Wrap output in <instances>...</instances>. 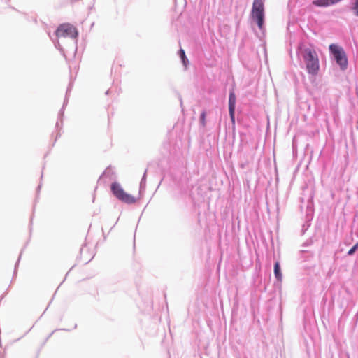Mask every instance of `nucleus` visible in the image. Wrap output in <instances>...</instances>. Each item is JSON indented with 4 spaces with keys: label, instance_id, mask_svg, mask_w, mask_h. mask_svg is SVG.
Segmentation results:
<instances>
[{
    "label": "nucleus",
    "instance_id": "obj_1",
    "mask_svg": "<svg viewBox=\"0 0 358 358\" xmlns=\"http://www.w3.org/2000/svg\"><path fill=\"white\" fill-rule=\"evenodd\" d=\"M297 55L303 60L308 73L317 75L320 69L319 58L313 47L300 43L297 48Z\"/></svg>",
    "mask_w": 358,
    "mask_h": 358
},
{
    "label": "nucleus",
    "instance_id": "obj_2",
    "mask_svg": "<svg viewBox=\"0 0 358 358\" xmlns=\"http://www.w3.org/2000/svg\"><path fill=\"white\" fill-rule=\"evenodd\" d=\"M252 20L257 24L262 33H265V13L263 0H254L251 10Z\"/></svg>",
    "mask_w": 358,
    "mask_h": 358
},
{
    "label": "nucleus",
    "instance_id": "obj_3",
    "mask_svg": "<svg viewBox=\"0 0 358 358\" xmlns=\"http://www.w3.org/2000/svg\"><path fill=\"white\" fill-rule=\"evenodd\" d=\"M329 50L331 58L340 69L345 71L348 68V60L344 49L338 44L332 43L329 45Z\"/></svg>",
    "mask_w": 358,
    "mask_h": 358
},
{
    "label": "nucleus",
    "instance_id": "obj_4",
    "mask_svg": "<svg viewBox=\"0 0 358 358\" xmlns=\"http://www.w3.org/2000/svg\"><path fill=\"white\" fill-rule=\"evenodd\" d=\"M57 38H70L72 45L77 50V38L78 32L76 28L71 24H60L55 31Z\"/></svg>",
    "mask_w": 358,
    "mask_h": 358
},
{
    "label": "nucleus",
    "instance_id": "obj_5",
    "mask_svg": "<svg viewBox=\"0 0 358 358\" xmlns=\"http://www.w3.org/2000/svg\"><path fill=\"white\" fill-rule=\"evenodd\" d=\"M110 191L113 195L119 201L126 204H133L136 202V199L132 195L127 193L117 182H113L110 185Z\"/></svg>",
    "mask_w": 358,
    "mask_h": 358
},
{
    "label": "nucleus",
    "instance_id": "obj_6",
    "mask_svg": "<svg viewBox=\"0 0 358 358\" xmlns=\"http://www.w3.org/2000/svg\"><path fill=\"white\" fill-rule=\"evenodd\" d=\"M236 96L234 89L230 90L229 94V114L230 120L233 125H235V110H236Z\"/></svg>",
    "mask_w": 358,
    "mask_h": 358
},
{
    "label": "nucleus",
    "instance_id": "obj_7",
    "mask_svg": "<svg viewBox=\"0 0 358 358\" xmlns=\"http://www.w3.org/2000/svg\"><path fill=\"white\" fill-rule=\"evenodd\" d=\"M314 215V204L312 199H308L306 206V218L308 222H311Z\"/></svg>",
    "mask_w": 358,
    "mask_h": 358
},
{
    "label": "nucleus",
    "instance_id": "obj_8",
    "mask_svg": "<svg viewBox=\"0 0 358 358\" xmlns=\"http://www.w3.org/2000/svg\"><path fill=\"white\" fill-rule=\"evenodd\" d=\"M273 271H274V275H275V278H276V280L278 281H281L282 280V271H281V267H280V262L276 261L275 263H274V268H273Z\"/></svg>",
    "mask_w": 358,
    "mask_h": 358
},
{
    "label": "nucleus",
    "instance_id": "obj_9",
    "mask_svg": "<svg viewBox=\"0 0 358 358\" xmlns=\"http://www.w3.org/2000/svg\"><path fill=\"white\" fill-rule=\"evenodd\" d=\"M62 127H63V121L61 122L60 120H57L56 124H55V129H56V130H57V133L55 135V138L53 141L52 146L55 145L57 140L61 136L60 131L62 129Z\"/></svg>",
    "mask_w": 358,
    "mask_h": 358
},
{
    "label": "nucleus",
    "instance_id": "obj_10",
    "mask_svg": "<svg viewBox=\"0 0 358 358\" xmlns=\"http://www.w3.org/2000/svg\"><path fill=\"white\" fill-rule=\"evenodd\" d=\"M313 4L317 7H327L332 5L330 0H314Z\"/></svg>",
    "mask_w": 358,
    "mask_h": 358
},
{
    "label": "nucleus",
    "instance_id": "obj_11",
    "mask_svg": "<svg viewBox=\"0 0 358 358\" xmlns=\"http://www.w3.org/2000/svg\"><path fill=\"white\" fill-rule=\"evenodd\" d=\"M146 177H147V170L144 172L143 177L140 182L139 185V194H141L145 190L146 187Z\"/></svg>",
    "mask_w": 358,
    "mask_h": 358
},
{
    "label": "nucleus",
    "instance_id": "obj_12",
    "mask_svg": "<svg viewBox=\"0 0 358 358\" xmlns=\"http://www.w3.org/2000/svg\"><path fill=\"white\" fill-rule=\"evenodd\" d=\"M178 55L180 57L182 64L185 66V67H187V64H189V61L185 55V50L183 49L180 48L178 50Z\"/></svg>",
    "mask_w": 358,
    "mask_h": 358
},
{
    "label": "nucleus",
    "instance_id": "obj_13",
    "mask_svg": "<svg viewBox=\"0 0 358 358\" xmlns=\"http://www.w3.org/2000/svg\"><path fill=\"white\" fill-rule=\"evenodd\" d=\"M67 104H68V100H67V97H66V98H64L62 107L58 113V120H60L61 122L63 121L64 110H65V108L67 106Z\"/></svg>",
    "mask_w": 358,
    "mask_h": 358
},
{
    "label": "nucleus",
    "instance_id": "obj_14",
    "mask_svg": "<svg viewBox=\"0 0 358 358\" xmlns=\"http://www.w3.org/2000/svg\"><path fill=\"white\" fill-rule=\"evenodd\" d=\"M115 173L113 170V168L111 166H109L106 169L103 171V173L100 176L99 179H101L103 177H108L110 179H112V176L114 175Z\"/></svg>",
    "mask_w": 358,
    "mask_h": 358
},
{
    "label": "nucleus",
    "instance_id": "obj_15",
    "mask_svg": "<svg viewBox=\"0 0 358 358\" xmlns=\"http://www.w3.org/2000/svg\"><path fill=\"white\" fill-rule=\"evenodd\" d=\"M350 10L356 17H358V0H354L351 3Z\"/></svg>",
    "mask_w": 358,
    "mask_h": 358
},
{
    "label": "nucleus",
    "instance_id": "obj_16",
    "mask_svg": "<svg viewBox=\"0 0 358 358\" xmlns=\"http://www.w3.org/2000/svg\"><path fill=\"white\" fill-rule=\"evenodd\" d=\"M22 250L21 251L20 255H19V257L15 264V268H14V271H13V279H12V281L16 278L17 276V268H18V266H19V264H20V259H21V256H22Z\"/></svg>",
    "mask_w": 358,
    "mask_h": 358
},
{
    "label": "nucleus",
    "instance_id": "obj_17",
    "mask_svg": "<svg viewBox=\"0 0 358 358\" xmlns=\"http://www.w3.org/2000/svg\"><path fill=\"white\" fill-rule=\"evenodd\" d=\"M206 111L205 110L202 111L200 115V117H199V123H200V125L203 127H204L206 126Z\"/></svg>",
    "mask_w": 358,
    "mask_h": 358
},
{
    "label": "nucleus",
    "instance_id": "obj_18",
    "mask_svg": "<svg viewBox=\"0 0 358 358\" xmlns=\"http://www.w3.org/2000/svg\"><path fill=\"white\" fill-rule=\"evenodd\" d=\"M53 42H54L55 47L57 50H59L61 53H62L64 57H65L64 49L63 48V47L60 44V42L58 40H57L56 41H53Z\"/></svg>",
    "mask_w": 358,
    "mask_h": 358
},
{
    "label": "nucleus",
    "instance_id": "obj_19",
    "mask_svg": "<svg viewBox=\"0 0 358 358\" xmlns=\"http://www.w3.org/2000/svg\"><path fill=\"white\" fill-rule=\"evenodd\" d=\"M358 250V242L355 243L347 252L348 256H352Z\"/></svg>",
    "mask_w": 358,
    "mask_h": 358
},
{
    "label": "nucleus",
    "instance_id": "obj_20",
    "mask_svg": "<svg viewBox=\"0 0 358 358\" xmlns=\"http://www.w3.org/2000/svg\"><path fill=\"white\" fill-rule=\"evenodd\" d=\"M310 224H311V222H308L307 219L306 218L305 223L302 225L301 235H303L306 233V231L308 230V229L309 228Z\"/></svg>",
    "mask_w": 358,
    "mask_h": 358
},
{
    "label": "nucleus",
    "instance_id": "obj_21",
    "mask_svg": "<svg viewBox=\"0 0 358 358\" xmlns=\"http://www.w3.org/2000/svg\"><path fill=\"white\" fill-rule=\"evenodd\" d=\"M72 86H73L72 83H70L69 84V86H68L67 89H66V94H65V97L64 98L67 97V100L68 101H69V94H70L71 89H72Z\"/></svg>",
    "mask_w": 358,
    "mask_h": 358
},
{
    "label": "nucleus",
    "instance_id": "obj_22",
    "mask_svg": "<svg viewBox=\"0 0 358 358\" xmlns=\"http://www.w3.org/2000/svg\"><path fill=\"white\" fill-rule=\"evenodd\" d=\"M313 243L312 239L307 240L303 245V246L307 247Z\"/></svg>",
    "mask_w": 358,
    "mask_h": 358
},
{
    "label": "nucleus",
    "instance_id": "obj_23",
    "mask_svg": "<svg viewBox=\"0 0 358 358\" xmlns=\"http://www.w3.org/2000/svg\"><path fill=\"white\" fill-rule=\"evenodd\" d=\"M41 188V183H40L38 185V186L37 187V188H36V194H37V195L39 194Z\"/></svg>",
    "mask_w": 358,
    "mask_h": 358
},
{
    "label": "nucleus",
    "instance_id": "obj_24",
    "mask_svg": "<svg viewBox=\"0 0 358 358\" xmlns=\"http://www.w3.org/2000/svg\"><path fill=\"white\" fill-rule=\"evenodd\" d=\"M300 252H301V253H302V254L309 253V252H308V250H301Z\"/></svg>",
    "mask_w": 358,
    "mask_h": 358
},
{
    "label": "nucleus",
    "instance_id": "obj_25",
    "mask_svg": "<svg viewBox=\"0 0 358 358\" xmlns=\"http://www.w3.org/2000/svg\"><path fill=\"white\" fill-rule=\"evenodd\" d=\"M111 90H108L106 92V95H108L110 93Z\"/></svg>",
    "mask_w": 358,
    "mask_h": 358
},
{
    "label": "nucleus",
    "instance_id": "obj_26",
    "mask_svg": "<svg viewBox=\"0 0 358 358\" xmlns=\"http://www.w3.org/2000/svg\"><path fill=\"white\" fill-rule=\"evenodd\" d=\"M60 330H62V331H69V329H61Z\"/></svg>",
    "mask_w": 358,
    "mask_h": 358
},
{
    "label": "nucleus",
    "instance_id": "obj_27",
    "mask_svg": "<svg viewBox=\"0 0 358 358\" xmlns=\"http://www.w3.org/2000/svg\"><path fill=\"white\" fill-rule=\"evenodd\" d=\"M94 3H93V4H92L91 6H90V8H90V10L93 8V7H94Z\"/></svg>",
    "mask_w": 358,
    "mask_h": 358
},
{
    "label": "nucleus",
    "instance_id": "obj_28",
    "mask_svg": "<svg viewBox=\"0 0 358 358\" xmlns=\"http://www.w3.org/2000/svg\"><path fill=\"white\" fill-rule=\"evenodd\" d=\"M180 106H182V101L181 97L180 98Z\"/></svg>",
    "mask_w": 358,
    "mask_h": 358
},
{
    "label": "nucleus",
    "instance_id": "obj_29",
    "mask_svg": "<svg viewBox=\"0 0 358 358\" xmlns=\"http://www.w3.org/2000/svg\"><path fill=\"white\" fill-rule=\"evenodd\" d=\"M76 328H77V324H75L73 329H76Z\"/></svg>",
    "mask_w": 358,
    "mask_h": 358
},
{
    "label": "nucleus",
    "instance_id": "obj_30",
    "mask_svg": "<svg viewBox=\"0 0 358 358\" xmlns=\"http://www.w3.org/2000/svg\"><path fill=\"white\" fill-rule=\"evenodd\" d=\"M114 227H115V225H113V226L110 227V229H113Z\"/></svg>",
    "mask_w": 358,
    "mask_h": 358
},
{
    "label": "nucleus",
    "instance_id": "obj_31",
    "mask_svg": "<svg viewBox=\"0 0 358 358\" xmlns=\"http://www.w3.org/2000/svg\"><path fill=\"white\" fill-rule=\"evenodd\" d=\"M114 227H115V225H113V226L110 227V229H113Z\"/></svg>",
    "mask_w": 358,
    "mask_h": 358
},
{
    "label": "nucleus",
    "instance_id": "obj_32",
    "mask_svg": "<svg viewBox=\"0 0 358 358\" xmlns=\"http://www.w3.org/2000/svg\"><path fill=\"white\" fill-rule=\"evenodd\" d=\"M114 227H115V225H113V226L110 227V229H113Z\"/></svg>",
    "mask_w": 358,
    "mask_h": 358
},
{
    "label": "nucleus",
    "instance_id": "obj_33",
    "mask_svg": "<svg viewBox=\"0 0 358 358\" xmlns=\"http://www.w3.org/2000/svg\"><path fill=\"white\" fill-rule=\"evenodd\" d=\"M114 227H115V225H113V226L110 227V229H113Z\"/></svg>",
    "mask_w": 358,
    "mask_h": 358
},
{
    "label": "nucleus",
    "instance_id": "obj_34",
    "mask_svg": "<svg viewBox=\"0 0 358 358\" xmlns=\"http://www.w3.org/2000/svg\"><path fill=\"white\" fill-rule=\"evenodd\" d=\"M174 1H175V3H176V1H177V0H174Z\"/></svg>",
    "mask_w": 358,
    "mask_h": 358
},
{
    "label": "nucleus",
    "instance_id": "obj_35",
    "mask_svg": "<svg viewBox=\"0 0 358 358\" xmlns=\"http://www.w3.org/2000/svg\"><path fill=\"white\" fill-rule=\"evenodd\" d=\"M0 358H1V357H0Z\"/></svg>",
    "mask_w": 358,
    "mask_h": 358
}]
</instances>
